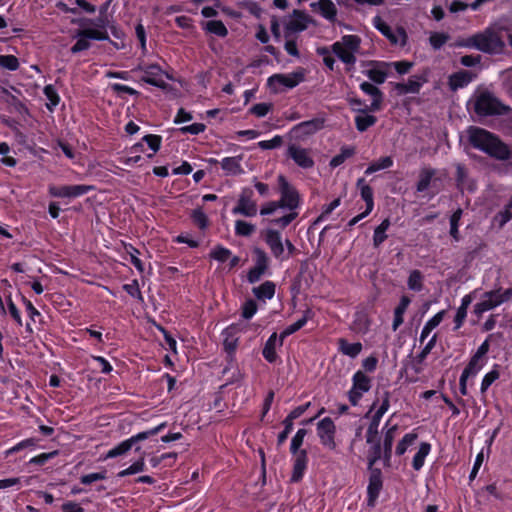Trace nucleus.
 Masks as SVG:
<instances>
[{
	"instance_id": "9d476101",
	"label": "nucleus",
	"mask_w": 512,
	"mask_h": 512,
	"mask_svg": "<svg viewBox=\"0 0 512 512\" xmlns=\"http://www.w3.org/2000/svg\"><path fill=\"white\" fill-rule=\"evenodd\" d=\"M371 388V379L362 371H357L353 375V386L348 393L349 401L352 405H357L362 395Z\"/></svg>"
},
{
	"instance_id": "dca6fc26",
	"label": "nucleus",
	"mask_w": 512,
	"mask_h": 512,
	"mask_svg": "<svg viewBox=\"0 0 512 512\" xmlns=\"http://www.w3.org/2000/svg\"><path fill=\"white\" fill-rule=\"evenodd\" d=\"M307 28V18L301 11L294 10L293 14L285 22V36L291 33L304 31Z\"/></svg>"
},
{
	"instance_id": "473e14b6",
	"label": "nucleus",
	"mask_w": 512,
	"mask_h": 512,
	"mask_svg": "<svg viewBox=\"0 0 512 512\" xmlns=\"http://www.w3.org/2000/svg\"><path fill=\"white\" fill-rule=\"evenodd\" d=\"M390 225V220L386 218L375 228L373 234V245L375 248H378L387 239L386 231L389 229Z\"/></svg>"
},
{
	"instance_id": "0e129e2a",
	"label": "nucleus",
	"mask_w": 512,
	"mask_h": 512,
	"mask_svg": "<svg viewBox=\"0 0 512 512\" xmlns=\"http://www.w3.org/2000/svg\"><path fill=\"white\" fill-rule=\"evenodd\" d=\"M436 340H437V335L434 334L430 340L426 343V345L424 346V348L422 349V351L417 355L419 357V361L420 362H424V360L426 359V357L429 355V353L431 352V350L435 347V344H436Z\"/></svg>"
},
{
	"instance_id": "9b49d317",
	"label": "nucleus",
	"mask_w": 512,
	"mask_h": 512,
	"mask_svg": "<svg viewBox=\"0 0 512 512\" xmlns=\"http://www.w3.org/2000/svg\"><path fill=\"white\" fill-rule=\"evenodd\" d=\"M138 69L143 71V76L141 77L142 81L162 89L167 87L165 79H169L170 77L158 65L139 66Z\"/></svg>"
},
{
	"instance_id": "f8f14e48",
	"label": "nucleus",
	"mask_w": 512,
	"mask_h": 512,
	"mask_svg": "<svg viewBox=\"0 0 512 512\" xmlns=\"http://www.w3.org/2000/svg\"><path fill=\"white\" fill-rule=\"evenodd\" d=\"M93 190V186L89 185H64L49 187V193L53 197L60 198H76Z\"/></svg>"
},
{
	"instance_id": "c9c22d12",
	"label": "nucleus",
	"mask_w": 512,
	"mask_h": 512,
	"mask_svg": "<svg viewBox=\"0 0 512 512\" xmlns=\"http://www.w3.org/2000/svg\"><path fill=\"white\" fill-rule=\"evenodd\" d=\"M430 449H431V446L429 443H426V442L421 443V445H420L417 453L413 457V461H412V466L416 471L420 470L423 467L425 458L429 454Z\"/></svg>"
},
{
	"instance_id": "6e6d98bb",
	"label": "nucleus",
	"mask_w": 512,
	"mask_h": 512,
	"mask_svg": "<svg viewBox=\"0 0 512 512\" xmlns=\"http://www.w3.org/2000/svg\"><path fill=\"white\" fill-rule=\"evenodd\" d=\"M382 455V449L380 443L371 444V448L368 451V463L369 467H372Z\"/></svg>"
},
{
	"instance_id": "a18cd8bd",
	"label": "nucleus",
	"mask_w": 512,
	"mask_h": 512,
	"mask_svg": "<svg viewBox=\"0 0 512 512\" xmlns=\"http://www.w3.org/2000/svg\"><path fill=\"white\" fill-rule=\"evenodd\" d=\"M206 29L217 36L225 37L228 34V30L220 20H211L206 23Z\"/></svg>"
},
{
	"instance_id": "37998d69",
	"label": "nucleus",
	"mask_w": 512,
	"mask_h": 512,
	"mask_svg": "<svg viewBox=\"0 0 512 512\" xmlns=\"http://www.w3.org/2000/svg\"><path fill=\"white\" fill-rule=\"evenodd\" d=\"M449 39L450 36L447 33L433 32L430 34L429 43L434 50H439Z\"/></svg>"
},
{
	"instance_id": "603ef678",
	"label": "nucleus",
	"mask_w": 512,
	"mask_h": 512,
	"mask_svg": "<svg viewBox=\"0 0 512 512\" xmlns=\"http://www.w3.org/2000/svg\"><path fill=\"white\" fill-rule=\"evenodd\" d=\"M0 66L15 71L19 68V61L14 55H0Z\"/></svg>"
},
{
	"instance_id": "69168bd1",
	"label": "nucleus",
	"mask_w": 512,
	"mask_h": 512,
	"mask_svg": "<svg viewBox=\"0 0 512 512\" xmlns=\"http://www.w3.org/2000/svg\"><path fill=\"white\" fill-rule=\"evenodd\" d=\"M272 105L268 103H258L251 107L250 112L257 117H264L271 109Z\"/></svg>"
},
{
	"instance_id": "423d86ee",
	"label": "nucleus",
	"mask_w": 512,
	"mask_h": 512,
	"mask_svg": "<svg viewBox=\"0 0 512 512\" xmlns=\"http://www.w3.org/2000/svg\"><path fill=\"white\" fill-rule=\"evenodd\" d=\"M261 236L275 259L280 261L288 259V257L284 255V239L278 230L267 228L261 231Z\"/></svg>"
},
{
	"instance_id": "f3484780",
	"label": "nucleus",
	"mask_w": 512,
	"mask_h": 512,
	"mask_svg": "<svg viewBox=\"0 0 512 512\" xmlns=\"http://www.w3.org/2000/svg\"><path fill=\"white\" fill-rule=\"evenodd\" d=\"M314 12L319 13L322 17L330 22H334L337 16V7L331 0H319L310 4Z\"/></svg>"
},
{
	"instance_id": "a211bd4d",
	"label": "nucleus",
	"mask_w": 512,
	"mask_h": 512,
	"mask_svg": "<svg viewBox=\"0 0 512 512\" xmlns=\"http://www.w3.org/2000/svg\"><path fill=\"white\" fill-rule=\"evenodd\" d=\"M140 441H143V440H142L141 436L139 435V433L136 435H133L129 439L122 441L121 443L116 445L114 448L110 449L107 452V454L105 455L104 459H110V458H115L118 456L125 455L126 453H128L131 450L133 445H135L136 443H138Z\"/></svg>"
},
{
	"instance_id": "f257e3e1",
	"label": "nucleus",
	"mask_w": 512,
	"mask_h": 512,
	"mask_svg": "<svg viewBox=\"0 0 512 512\" xmlns=\"http://www.w3.org/2000/svg\"><path fill=\"white\" fill-rule=\"evenodd\" d=\"M280 199L276 201H269L260 209V214L272 215L277 210L282 209L288 211L281 217L273 218L270 222L280 228H286L297 216L296 209L300 205V195L298 191L287 181L283 175H279L277 178Z\"/></svg>"
},
{
	"instance_id": "20e7f679",
	"label": "nucleus",
	"mask_w": 512,
	"mask_h": 512,
	"mask_svg": "<svg viewBox=\"0 0 512 512\" xmlns=\"http://www.w3.org/2000/svg\"><path fill=\"white\" fill-rule=\"evenodd\" d=\"M361 39L357 35H345L335 42L331 49L345 64L353 66L356 63L355 54L360 50Z\"/></svg>"
},
{
	"instance_id": "de8ad7c7",
	"label": "nucleus",
	"mask_w": 512,
	"mask_h": 512,
	"mask_svg": "<svg viewBox=\"0 0 512 512\" xmlns=\"http://www.w3.org/2000/svg\"><path fill=\"white\" fill-rule=\"evenodd\" d=\"M423 275L419 270L411 271L407 285L409 289L420 291L422 289Z\"/></svg>"
},
{
	"instance_id": "a19ab883",
	"label": "nucleus",
	"mask_w": 512,
	"mask_h": 512,
	"mask_svg": "<svg viewBox=\"0 0 512 512\" xmlns=\"http://www.w3.org/2000/svg\"><path fill=\"white\" fill-rule=\"evenodd\" d=\"M393 165V160L389 156L380 158L379 160L371 163L365 171V174L370 175L382 169L389 168Z\"/></svg>"
},
{
	"instance_id": "6e6552de",
	"label": "nucleus",
	"mask_w": 512,
	"mask_h": 512,
	"mask_svg": "<svg viewBox=\"0 0 512 512\" xmlns=\"http://www.w3.org/2000/svg\"><path fill=\"white\" fill-rule=\"evenodd\" d=\"M317 435L321 444L329 450L337 447L335 441L336 426L330 417H325L317 423Z\"/></svg>"
},
{
	"instance_id": "a878e982",
	"label": "nucleus",
	"mask_w": 512,
	"mask_h": 512,
	"mask_svg": "<svg viewBox=\"0 0 512 512\" xmlns=\"http://www.w3.org/2000/svg\"><path fill=\"white\" fill-rule=\"evenodd\" d=\"M388 67H390L389 63H377V65L374 68L367 70L366 75L369 77L371 81L377 84H382L385 82L387 78Z\"/></svg>"
},
{
	"instance_id": "4d7b16f0",
	"label": "nucleus",
	"mask_w": 512,
	"mask_h": 512,
	"mask_svg": "<svg viewBox=\"0 0 512 512\" xmlns=\"http://www.w3.org/2000/svg\"><path fill=\"white\" fill-rule=\"evenodd\" d=\"M44 94L50 101V104H47V108L52 110L59 103V96L53 86L48 85L44 88Z\"/></svg>"
},
{
	"instance_id": "4468645a",
	"label": "nucleus",
	"mask_w": 512,
	"mask_h": 512,
	"mask_svg": "<svg viewBox=\"0 0 512 512\" xmlns=\"http://www.w3.org/2000/svg\"><path fill=\"white\" fill-rule=\"evenodd\" d=\"M287 155L301 168L308 169L314 166V160L310 151L297 144H290L287 149Z\"/></svg>"
},
{
	"instance_id": "4be33fe9",
	"label": "nucleus",
	"mask_w": 512,
	"mask_h": 512,
	"mask_svg": "<svg viewBox=\"0 0 512 512\" xmlns=\"http://www.w3.org/2000/svg\"><path fill=\"white\" fill-rule=\"evenodd\" d=\"M323 126V121L320 119H313L309 121L302 122L296 125L292 132L297 136L310 135L320 130Z\"/></svg>"
},
{
	"instance_id": "cd10ccee",
	"label": "nucleus",
	"mask_w": 512,
	"mask_h": 512,
	"mask_svg": "<svg viewBox=\"0 0 512 512\" xmlns=\"http://www.w3.org/2000/svg\"><path fill=\"white\" fill-rule=\"evenodd\" d=\"M279 345V338L277 333H273L265 343L263 348V357L270 363L277 359L276 346Z\"/></svg>"
},
{
	"instance_id": "2eb2a0df",
	"label": "nucleus",
	"mask_w": 512,
	"mask_h": 512,
	"mask_svg": "<svg viewBox=\"0 0 512 512\" xmlns=\"http://www.w3.org/2000/svg\"><path fill=\"white\" fill-rule=\"evenodd\" d=\"M302 80V73L275 74L268 79V83L274 88H278L279 86L293 88L297 86Z\"/></svg>"
},
{
	"instance_id": "1a4fd4ad",
	"label": "nucleus",
	"mask_w": 512,
	"mask_h": 512,
	"mask_svg": "<svg viewBox=\"0 0 512 512\" xmlns=\"http://www.w3.org/2000/svg\"><path fill=\"white\" fill-rule=\"evenodd\" d=\"M374 27L380 31L392 44L404 46L407 41V34L403 27H398L394 32L391 27L385 23L380 16L373 18Z\"/></svg>"
},
{
	"instance_id": "b1692460",
	"label": "nucleus",
	"mask_w": 512,
	"mask_h": 512,
	"mask_svg": "<svg viewBox=\"0 0 512 512\" xmlns=\"http://www.w3.org/2000/svg\"><path fill=\"white\" fill-rule=\"evenodd\" d=\"M312 315H313L312 311L310 309H307L304 312L303 316L299 320H297L295 323L286 327L285 330L279 336V346H282L283 340L285 337L300 330L307 323V321L312 317Z\"/></svg>"
},
{
	"instance_id": "6ab92c4d",
	"label": "nucleus",
	"mask_w": 512,
	"mask_h": 512,
	"mask_svg": "<svg viewBox=\"0 0 512 512\" xmlns=\"http://www.w3.org/2000/svg\"><path fill=\"white\" fill-rule=\"evenodd\" d=\"M381 488H382L381 473L377 469L373 470L370 475L369 484H368V488H367L368 505L369 506L375 505V501L378 498Z\"/></svg>"
},
{
	"instance_id": "5fc2aeb1",
	"label": "nucleus",
	"mask_w": 512,
	"mask_h": 512,
	"mask_svg": "<svg viewBox=\"0 0 512 512\" xmlns=\"http://www.w3.org/2000/svg\"><path fill=\"white\" fill-rule=\"evenodd\" d=\"M210 256L219 262H225L231 257V251L227 248L218 246L211 251Z\"/></svg>"
},
{
	"instance_id": "e2e57ef3",
	"label": "nucleus",
	"mask_w": 512,
	"mask_h": 512,
	"mask_svg": "<svg viewBox=\"0 0 512 512\" xmlns=\"http://www.w3.org/2000/svg\"><path fill=\"white\" fill-rule=\"evenodd\" d=\"M499 378V372L497 370H492L487 373L481 383V391L485 392L489 386Z\"/></svg>"
},
{
	"instance_id": "4c0bfd02",
	"label": "nucleus",
	"mask_w": 512,
	"mask_h": 512,
	"mask_svg": "<svg viewBox=\"0 0 512 512\" xmlns=\"http://www.w3.org/2000/svg\"><path fill=\"white\" fill-rule=\"evenodd\" d=\"M377 119L373 115L362 113L355 117L356 128L360 132L366 131L369 127L376 123Z\"/></svg>"
},
{
	"instance_id": "f03ea898",
	"label": "nucleus",
	"mask_w": 512,
	"mask_h": 512,
	"mask_svg": "<svg viewBox=\"0 0 512 512\" xmlns=\"http://www.w3.org/2000/svg\"><path fill=\"white\" fill-rule=\"evenodd\" d=\"M467 134L469 142L474 148L497 160L504 161L510 157L508 146L493 133L480 127L471 126L467 130Z\"/></svg>"
},
{
	"instance_id": "2f4dec72",
	"label": "nucleus",
	"mask_w": 512,
	"mask_h": 512,
	"mask_svg": "<svg viewBox=\"0 0 512 512\" xmlns=\"http://www.w3.org/2000/svg\"><path fill=\"white\" fill-rule=\"evenodd\" d=\"M254 295L260 299H271L275 294V284L271 281H266L258 287L253 288Z\"/></svg>"
},
{
	"instance_id": "052dcab7",
	"label": "nucleus",
	"mask_w": 512,
	"mask_h": 512,
	"mask_svg": "<svg viewBox=\"0 0 512 512\" xmlns=\"http://www.w3.org/2000/svg\"><path fill=\"white\" fill-rule=\"evenodd\" d=\"M123 289L132 297L139 299L140 301H143V297L139 288V284L137 280H133L129 284H125L123 286Z\"/></svg>"
},
{
	"instance_id": "c03bdc74",
	"label": "nucleus",
	"mask_w": 512,
	"mask_h": 512,
	"mask_svg": "<svg viewBox=\"0 0 512 512\" xmlns=\"http://www.w3.org/2000/svg\"><path fill=\"white\" fill-rule=\"evenodd\" d=\"M355 153V150L354 148H351V147H343L341 149V152L334 156L331 161H330V166L332 168H336L338 167L339 165H341L342 163H344V161L348 158H350L351 156H353Z\"/></svg>"
},
{
	"instance_id": "79ce46f5",
	"label": "nucleus",
	"mask_w": 512,
	"mask_h": 512,
	"mask_svg": "<svg viewBox=\"0 0 512 512\" xmlns=\"http://www.w3.org/2000/svg\"><path fill=\"white\" fill-rule=\"evenodd\" d=\"M256 230L255 225L243 221V220H237L235 222V233L238 236H244L248 237L251 236Z\"/></svg>"
},
{
	"instance_id": "8fccbe9b",
	"label": "nucleus",
	"mask_w": 512,
	"mask_h": 512,
	"mask_svg": "<svg viewBox=\"0 0 512 512\" xmlns=\"http://www.w3.org/2000/svg\"><path fill=\"white\" fill-rule=\"evenodd\" d=\"M417 439V434L415 433H408L406 434L402 440L398 443L396 447V454L397 455H403L407 448L411 446L415 440Z\"/></svg>"
},
{
	"instance_id": "58836bf2",
	"label": "nucleus",
	"mask_w": 512,
	"mask_h": 512,
	"mask_svg": "<svg viewBox=\"0 0 512 512\" xmlns=\"http://www.w3.org/2000/svg\"><path fill=\"white\" fill-rule=\"evenodd\" d=\"M76 37H85L88 40L89 39L106 40V39H108V34L106 31L87 28V29L79 30L76 34Z\"/></svg>"
},
{
	"instance_id": "49530a36",
	"label": "nucleus",
	"mask_w": 512,
	"mask_h": 512,
	"mask_svg": "<svg viewBox=\"0 0 512 512\" xmlns=\"http://www.w3.org/2000/svg\"><path fill=\"white\" fill-rule=\"evenodd\" d=\"M144 470H145V462H144V458L141 457L139 460L134 462L128 468L120 471L117 474V477L122 478V477H125V476H128V475H133V474H137L139 472H143Z\"/></svg>"
},
{
	"instance_id": "e433bc0d",
	"label": "nucleus",
	"mask_w": 512,
	"mask_h": 512,
	"mask_svg": "<svg viewBox=\"0 0 512 512\" xmlns=\"http://www.w3.org/2000/svg\"><path fill=\"white\" fill-rule=\"evenodd\" d=\"M398 427L396 425L390 427L384 436V458L386 461H389L392 454V444L396 435Z\"/></svg>"
},
{
	"instance_id": "0eeeda50",
	"label": "nucleus",
	"mask_w": 512,
	"mask_h": 512,
	"mask_svg": "<svg viewBox=\"0 0 512 512\" xmlns=\"http://www.w3.org/2000/svg\"><path fill=\"white\" fill-rule=\"evenodd\" d=\"M254 192L251 188L242 189L236 206L232 209L234 215L254 217L257 214V204L253 200Z\"/></svg>"
},
{
	"instance_id": "393cba45",
	"label": "nucleus",
	"mask_w": 512,
	"mask_h": 512,
	"mask_svg": "<svg viewBox=\"0 0 512 512\" xmlns=\"http://www.w3.org/2000/svg\"><path fill=\"white\" fill-rule=\"evenodd\" d=\"M241 156L236 157H226L223 158L220 162L222 169L225 171L227 175H238L243 173V169L241 167Z\"/></svg>"
},
{
	"instance_id": "338daca9",
	"label": "nucleus",
	"mask_w": 512,
	"mask_h": 512,
	"mask_svg": "<svg viewBox=\"0 0 512 512\" xmlns=\"http://www.w3.org/2000/svg\"><path fill=\"white\" fill-rule=\"evenodd\" d=\"M143 141L156 153L160 149L161 137L158 135H146L143 137Z\"/></svg>"
},
{
	"instance_id": "3c124183",
	"label": "nucleus",
	"mask_w": 512,
	"mask_h": 512,
	"mask_svg": "<svg viewBox=\"0 0 512 512\" xmlns=\"http://www.w3.org/2000/svg\"><path fill=\"white\" fill-rule=\"evenodd\" d=\"M468 173L467 169L462 164L456 165V181L459 187H468L469 189H473L472 185L467 184Z\"/></svg>"
},
{
	"instance_id": "7c9ffc66",
	"label": "nucleus",
	"mask_w": 512,
	"mask_h": 512,
	"mask_svg": "<svg viewBox=\"0 0 512 512\" xmlns=\"http://www.w3.org/2000/svg\"><path fill=\"white\" fill-rule=\"evenodd\" d=\"M410 304V299L407 296H403L400 300L399 305L395 308L394 311V320L392 324V329L396 331L398 327L403 323V315Z\"/></svg>"
},
{
	"instance_id": "09e8293b",
	"label": "nucleus",
	"mask_w": 512,
	"mask_h": 512,
	"mask_svg": "<svg viewBox=\"0 0 512 512\" xmlns=\"http://www.w3.org/2000/svg\"><path fill=\"white\" fill-rule=\"evenodd\" d=\"M462 209L461 208H458L451 216L450 218V235L456 240L458 241L459 240V231H458V226H459V221L462 217Z\"/></svg>"
},
{
	"instance_id": "aec40b11",
	"label": "nucleus",
	"mask_w": 512,
	"mask_h": 512,
	"mask_svg": "<svg viewBox=\"0 0 512 512\" xmlns=\"http://www.w3.org/2000/svg\"><path fill=\"white\" fill-rule=\"evenodd\" d=\"M361 90L372 96L373 100L371 102V105L369 106V111H378L381 108L382 100H383V94L382 92L373 84L369 82H363L360 85Z\"/></svg>"
},
{
	"instance_id": "ea45409f",
	"label": "nucleus",
	"mask_w": 512,
	"mask_h": 512,
	"mask_svg": "<svg viewBox=\"0 0 512 512\" xmlns=\"http://www.w3.org/2000/svg\"><path fill=\"white\" fill-rule=\"evenodd\" d=\"M253 255L255 261L254 267L259 268V270L266 271L269 266V257L267 253L263 249L255 247L253 249Z\"/></svg>"
},
{
	"instance_id": "72a5a7b5",
	"label": "nucleus",
	"mask_w": 512,
	"mask_h": 512,
	"mask_svg": "<svg viewBox=\"0 0 512 512\" xmlns=\"http://www.w3.org/2000/svg\"><path fill=\"white\" fill-rule=\"evenodd\" d=\"M357 187L360 189L362 199L366 202L368 212H371L374 207L373 191L371 187L365 183L363 178L358 179Z\"/></svg>"
},
{
	"instance_id": "864d4df0",
	"label": "nucleus",
	"mask_w": 512,
	"mask_h": 512,
	"mask_svg": "<svg viewBox=\"0 0 512 512\" xmlns=\"http://www.w3.org/2000/svg\"><path fill=\"white\" fill-rule=\"evenodd\" d=\"M307 434L306 429H299L291 440L290 450L293 454L299 453V448L303 444L305 435Z\"/></svg>"
},
{
	"instance_id": "bb28decb",
	"label": "nucleus",
	"mask_w": 512,
	"mask_h": 512,
	"mask_svg": "<svg viewBox=\"0 0 512 512\" xmlns=\"http://www.w3.org/2000/svg\"><path fill=\"white\" fill-rule=\"evenodd\" d=\"M338 349L342 354L355 358L361 353L362 344L360 342L349 343L346 339L340 338L338 339Z\"/></svg>"
},
{
	"instance_id": "412c9836",
	"label": "nucleus",
	"mask_w": 512,
	"mask_h": 512,
	"mask_svg": "<svg viewBox=\"0 0 512 512\" xmlns=\"http://www.w3.org/2000/svg\"><path fill=\"white\" fill-rule=\"evenodd\" d=\"M425 81V78L414 75L408 79L407 83H397L395 89L400 94L418 93Z\"/></svg>"
},
{
	"instance_id": "ddd939ff",
	"label": "nucleus",
	"mask_w": 512,
	"mask_h": 512,
	"mask_svg": "<svg viewBox=\"0 0 512 512\" xmlns=\"http://www.w3.org/2000/svg\"><path fill=\"white\" fill-rule=\"evenodd\" d=\"M502 303L503 299H500L497 289L485 292L480 301L475 304L474 313L480 317L483 313L498 307Z\"/></svg>"
},
{
	"instance_id": "c756f323",
	"label": "nucleus",
	"mask_w": 512,
	"mask_h": 512,
	"mask_svg": "<svg viewBox=\"0 0 512 512\" xmlns=\"http://www.w3.org/2000/svg\"><path fill=\"white\" fill-rule=\"evenodd\" d=\"M471 79V74L468 71L454 73L449 77L450 89L456 91L470 83Z\"/></svg>"
},
{
	"instance_id": "7ed1b4c3",
	"label": "nucleus",
	"mask_w": 512,
	"mask_h": 512,
	"mask_svg": "<svg viewBox=\"0 0 512 512\" xmlns=\"http://www.w3.org/2000/svg\"><path fill=\"white\" fill-rule=\"evenodd\" d=\"M458 46L475 48L484 53L498 54L503 51L505 43L497 31L487 28L483 32L459 42Z\"/></svg>"
},
{
	"instance_id": "f704fd0d",
	"label": "nucleus",
	"mask_w": 512,
	"mask_h": 512,
	"mask_svg": "<svg viewBox=\"0 0 512 512\" xmlns=\"http://www.w3.org/2000/svg\"><path fill=\"white\" fill-rule=\"evenodd\" d=\"M444 314H445L444 310L440 311L436 315H434L430 320H428L426 322V324L424 325V327L421 331L420 342H423L425 340V338H427L429 336V334L432 332V330L434 328H436L441 323V321L443 320Z\"/></svg>"
},
{
	"instance_id": "13d9d810",
	"label": "nucleus",
	"mask_w": 512,
	"mask_h": 512,
	"mask_svg": "<svg viewBox=\"0 0 512 512\" xmlns=\"http://www.w3.org/2000/svg\"><path fill=\"white\" fill-rule=\"evenodd\" d=\"M480 369L481 365L478 356H473L468 365L466 366V368L463 370L462 374L470 377L476 375Z\"/></svg>"
},
{
	"instance_id": "774afa93",
	"label": "nucleus",
	"mask_w": 512,
	"mask_h": 512,
	"mask_svg": "<svg viewBox=\"0 0 512 512\" xmlns=\"http://www.w3.org/2000/svg\"><path fill=\"white\" fill-rule=\"evenodd\" d=\"M106 477V472H99L83 475L80 480L82 484L89 485L95 481L104 480Z\"/></svg>"
},
{
	"instance_id": "680f3d73",
	"label": "nucleus",
	"mask_w": 512,
	"mask_h": 512,
	"mask_svg": "<svg viewBox=\"0 0 512 512\" xmlns=\"http://www.w3.org/2000/svg\"><path fill=\"white\" fill-rule=\"evenodd\" d=\"M282 143H283L282 137L279 135H276L271 140H264V141L258 142V146L261 149L266 150V149H274V148L280 147L282 145Z\"/></svg>"
},
{
	"instance_id": "bf43d9fd",
	"label": "nucleus",
	"mask_w": 512,
	"mask_h": 512,
	"mask_svg": "<svg viewBox=\"0 0 512 512\" xmlns=\"http://www.w3.org/2000/svg\"><path fill=\"white\" fill-rule=\"evenodd\" d=\"M257 304L254 300H247L242 306V317L245 319L252 318L257 312Z\"/></svg>"
},
{
	"instance_id": "c85d7f7f",
	"label": "nucleus",
	"mask_w": 512,
	"mask_h": 512,
	"mask_svg": "<svg viewBox=\"0 0 512 512\" xmlns=\"http://www.w3.org/2000/svg\"><path fill=\"white\" fill-rule=\"evenodd\" d=\"M436 175V170L430 167H424L419 173V180L417 182V191L423 192L427 190Z\"/></svg>"
},
{
	"instance_id": "5701e85b",
	"label": "nucleus",
	"mask_w": 512,
	"mask_h": 512,
	"mask_svg": "<svg viewBox=\"0 0 512 512\" xmlns=\"http://www.w3.org/2000/svg\"><path fill=\"white\" fill-rule=\"evenodd\" d=\"M295 461L293 465V473L291 477L292 482H298L306 469L307 466V454L305 450H300L299 453L294 454Z\"/></svg>"
},
{
	"instance_id": "39448f33",
	"label": "nucleus",
	"mask_w": 512,
	"mask_h": 512,
	"mask_svg": "<svg viewBox=\"0 0 512 512\" xmlns=\"http://www.w3.org/2000/svg\"><path fill=\"white\" fill-rule=\"evenodd\" d=\"M475 112L481 116L500 115L508 110L492 93L481 92L475 99Z\"/></svg>"
}]
</instances>
